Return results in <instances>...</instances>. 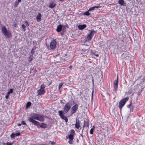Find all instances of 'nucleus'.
Instances as JSON below:
<instances>
[{
  "instance_id": "obj_1",
  "label": "nucleus",
  "mask_w": 145,
  "mask_h": 145,
  "mask_svg": "<svg viewBox=\"0 0 145 145\" xmlns=\"http://www.w3.org/2000/svg\"><path fill=\"white\" fill-rule=\"evenodd\" d=\"M35 120L41 122H43L44 120L43 116L37 113L31 114L30 115V117L28 118V121L33 123L34 125L39 126L40 124V123Z\"/></svg>"
},
{
  "instance_id": "obj_2",
  "label": "nucleus",
  "mask_w": 145,
  "mask_h": 145,
  "mask_svg": "<svg viewBox=\"0 0 145 145\" xmlns=\"http://www.w3.org/2000/svg\"><path fill=\"white\" fill-rule=\"evenodd\" d=\"M71 106V103L70 102H67L64 107L63 112L62 110H60L59 112V115L61 118L65 120L66 122H68V119L67 117L64 115L63 113L65 114L68 112L70 109Z\"/></svg>"
},
{
  "instance_id": "obj_3",
  "label": "nucleus",
  "mask_w": 145,
  "mask_h": 145,
  "mask_svg": "<svg viewBox=\"0 0 145 145\" xmlns=\"http://www.w3.org/2000/svg\"><path fill=\"white\" fill-rule=\"evenodd\" d=\"M74 131L73 129H72L71 130L70 134L66 136V138H68L69 139L68 141V142L70 144H73V139H74Z\"/></svg>"
},
{
  "instance_id": "obj_4",
  "label": "nucleus",
  "mask_w": 145,
  "mask_h": 145,
  "mask_svg": "<svg viewBox=\"0 0 145 145\" xmlns=\"http://www.w3.org/2000/svg\"><path fill=\"white\" fill-rule=\"evenodd\" d=\"M90 32L85 38L86 40L88 42H89L92 39L94 35V34L96 33V31L95 30H90Z\"/></svg>"
},
{
  "instance_id": "obj_5",
  "label": "nucleus",
  "mask_w": 145,
  "mask_h": 145,
  "mask_svg": "<svg viewBox=\"0 0 145 145\" xmlns=\"http://www.w3.org/2000/svg\"><path fill=\"white\" fill-rule=\"evenodd\" d=\"M129 98L128 97H125L121 99L119 102V107L121 109L126 102L128 101Z\"/></svg>"
},
{
  "instance_id": "obj_6",
  "label": "nucleus",
  "mask_w": 145,
  "mask_h": 145,
  "mask_svg": "<svg viewBox=\"0 0 145 145\" xmlns=\"http://www.w3.org/2000/svg\"><path fill=\"white\" fill-rule=\"evenodd\" d=\"M2 32L7 38L8 39L10 37L11 34L8 32L5 26L2 27Z\"/></svg>"
},
{
  "instance_id": "obj_7",
  "label": "nucleus",
  "mask_w": 145,
  "mask_h": 145,
  "mask_svg": "<svg viewBox=\"0 0 145 145\" xmlns=\"http://www.w3.org/2000/svg\"><path fill=\"white\" fill-rule=\"evenodd\" d=\"M56 44L57 42L56 39H52V40L50 44V46L51 49H54L56 48Z\"/></svg>"
},
{
  "instance_id": "obj_8",
  "label": "nucleus",
  "mask_w": 145,
  "mask_h": 145,
  "mask_svg": "<svg viewBox=\"0 0 145 145\" xmlns=\"http://www.w3.org/2000/svg\"><path fill=\"white\" fill-rule=\"evenodd\" d=\"M78 105L76 104L72 107L71 110V114L72 115L76 112L78 109Z\"/></svg>"
},
{
  "instance_id": "obj_9",
  "label": "nucleus",
  "mask_w": 145,
  "mask_h": 145,
  "mask_svg": "<svg viewBox=\"0 0 145 145\" xmlns=\"http://www.w3.org/2000/svg\"><path fill=\"white\" fill-rule=\"evenodd\" d=\"M89 121L88 120H84V125L83 126V128L82 130V133L85 127H89Z\"/></svg>"
},
{
  "instance_id": "obj_10",
  "label": "nucleus",
  "mask_w": 145,
  "mask_h": 145,
  "mask_svg": "<svg viewBox=\"0 0 145 145\" xmlns=\"http://www.w3.org/2000/svg\"><path fill=\"white\" fill-rule=\"evenodd\" d=\"M80 121L79 120H78L77 119H76V123L75 124V127L77 129H79L80 130L81 129V127L79 129L80 127Z\"/></svg>"
},
{
  "instance_id": "obj_11",
  "label": "nucleus",
  "mask_w": 145,
  "mask_h": 145,
  "mask_svg": "<svg viewBox=\"0 0 145 145\" xmlns=\"http://www.w3.org/2000/svg\"><path fill=\"white\" fill-rule=\"evenodd\" d=\"M113 85L114 90L116 92H117L118 86V82L114 81L113 82Z\"/></svg>"
},
{
  "instance_id": "obj_12",
  "label": "nucleus",
  "mask_w": 145,
  "mask_h": 145,
  "mask_svg": "<svg viewBox=\"0 0 145 145\" xmlns=\"http://www.w3.org/2000/svg\"><path fill=\"white\" fill-rule=\"evenodd\" d=\"M45 92L44 90H42L41 89L38 90L37 93L38 95H41L44 94Z\"/></svg>"
},
{
  "instance_id": "obj_13",
  "label": "nucleus",
  "mask_w": 145,
  "mask_h": 145,
  "mask_svg": "<svg viewBox=\"0 0 145 145\" xmlns=\"http://www.w3.org/2000/svg\"><path fill=\"white\" fill-rule=\"evenodd\" d=\"M42 15L40 13H38L36 17V19L38 22H40L41 19Z\"/></svg>"
},
{
  "instance_id": "obj_14",
  "label": "nucleus",
  "mask_w": 145,
  "mask_h": 145,
  "mask_svg": "<svg viewBox=\"0 0 145 145\" xmlns=\"http://www.w3.org/2000/svg\"><path fill=\"white\" fill-rule=\"evenodd\" d=\"M63 25L60 24L58 25L57 27V29H56V31L58 32H59L61 31L62 28V26Z\"/></svg>"
},
{
  "instance_id": "obj_15",
  "label": "nucleus",
  "mask_w": 145,
  "mask_h": 145,
  "mask_svg": "<svg viewBox=\"0 0 145 145\" xmlns=\"http://www.w3.org/2000/svg\"><path fill=\"white\" fill-rule=\"evenodd\" d=\"M86 24L79 25L78 26V29L80 30H82L86 27Z\"/></svg>"
},
{
  "instance_id": "obj_16",
  "label": "nucleus",
  "mask_w": 145,
  "mask_h": 145,
  "mask_svg": "<svg viewBox=\"0 0 145 145\" xmlns=\"http://www.w3.org/2000/svg\"><path fill=\"white\" fill-rule=\"evenodd\" d=\"M47 125L45 123H42L40 125V127L42 128L45 129L47 127Z\"/></svg>"
},
{
  "instance_id": "obj_17",
  "label": "nucleus",
  "mask_w": 145,
  "mask_h": 145,
  "mask_svg": "<svg viewBox=\"0 0 145 145\" xmlns=\"http://www.w3.org/2000/svg\"><path fill=\"white\" fill-rule=\"evenodd\" d=\"M56 5V4L54 2H51L50 4L49 7L50 8H53Z\"/></svg>"
},
{
  "instance_id": "obj_18",
  "label": "nucleus",
  "mask_w": 145,
  "mask_h": 145,
  "mask_svg": "<svg viewBox=\"0 0 145 145\" xmlns=\"http://www.w3.org/2000/svg\"><path fill=\"white\" fill-rule=\"evenodd\" d=\"M118 3L121 6H123L125 4L126 6V3H125L124 0H118Z\"/></svg>"
},
{
  "instance_id": "obj_19",
  "label": "nucleus",
  "mask_w": 145,
  "mask_h": 145,
  "mask_svg": "<svg viewBox=\"0 0 145 145\" xmlns=\"http://www.w3.org/2000/svg\"><path fill=\"white\" fill-rule=\"evenodd\" d=\"M127 107L130 109V110L131 109L133 110V107L132 106V102L131 101L130 103V104L127 105Z\"/></svg>"
},
{
  "instance_id": "obj_20",
  "label": "nucleus",
  "mask_w": 145,
  "mask_h": 145,
  "mask_svg": "<svg viewBox=\"0 0 145 145\" xmlns=\"http://www.w3.org/2000/svg\"><path fill=\"white\" fill-rule=\"evenodd\" d=\"M82 54H86L87 55L89 52V51L88 50H82Z\"/></svg>"
},
{
  "instance_id": "obj_21",
  "label": "nucleus",
  "mask_w": 145,
  "mask_h": 145,
  "mask_svg": "<svg viewBox=\"0 0 145 145\" xmlns=\"http://www.w3.org/2000/svg\"><path fill=\"white\" fill-rule=\"evenodd\" d=\"M33 59V55H31L29 56L28 59V60L29 62H30Z\"/></svg>"
},
{
  "instance_id": "obj_22",
  "label": "nucleus",
  "mask_w": 145,
  "mask_h": 145,
  "mask_svg": "<svg viewBox=\"0 0 145 145\" xmlns=\"http://www.w3.org/2000/svg\"><path fill=\"white\" fill-rule=\"evenodd\" d=\"M21 2H19L18 0V1H16L15 2L14 4V8L16 7L18 5H19V3Z\"/></svg>"
},
{
  "instance_id": "obj_23",
  "label": "nucleus",
  "mask_w": 145,
  "mask_h": 145,
  "mask_svg": "<svg viewBox=\"0 0 145 145\" xmlns=\"http://www.w3.org/2000/svg\"><path fill=\"white\" fill-rule=\"evenodd\" d=\"M31 103L30 102H28L27 103L26 105V107L27 108H29L31 105Z\"/></svg>"
},
{
  "instance_id": "obj_24",
  "label": "nucleus",
  "mask_w": 145,
  "mask_h": 145,
  "mask_svg": "<svg viewBox=\"0 0 145 145\" xmlns=\"http://www.w3.org/2000/svg\"><path fill=\"white\" fill-rule=\"evenodd\" d=\"M94 126L92 128H91L90 130L89 133H90V134H93V131H94Z\"/></svg>"
},
{
  "instance_id": "obj_25",
  "label": "nucleus",
  "mask_w": 145,
  "mask_h": 145,
  "mask_svg": "<svg viewBox=\"0 0 145 145\" xmlns=\"http://www.w3.org/2000/svg\"><path fill=\"white\" fill-rule=\"evenodd\" d=\"M89 10H88V11H87L86 12H84V15H86V16H89L90 15V13L89 12Z\"/></svg>"
},
{
  "instance_id": "obj_26",
  "label": "nucleus",
  "mask_w": 145,
  "mask_h": 145,
  "mask_svg": "<svg viewBox=\"0 0 145 145\" xmlns=\"http://www.w3.org/2000/svg\"><path fill=\"white\" fill-rule=\"evenodd\" d=\"M14 133H12L10 135V137L11 138H14L15 137Z\"/></svg>"
},
{
  "instance_id": "obj_27",
  "label": "nucleus",
  "mask_w": 145,
  "mask_h": 145,
  "mask_svg": "<svg viewBox=\"0 0 145 145\" xmlns=\"http://www.w3.org/2000/svg\"><path fill=\"white\" fill-rule=\"evenodd\" d=\"M45 88V86L44 85H43V84H42L40 87V89H41L42 90H44V88Z\"/></svg>"
},
{
  "instance_id": "obj_28",
  "label": "nucleus",
  "mask_w": 145,
  "mask_h": 145,
  "mask_svg": "<svg viewBox=\"0 0 145 145\" xmlns=\"http://www.w3.org/2000/svg\"><path fill=\"white\" fill-rule=\"evenodd\" d=\"M22 27L23 28V29H24V31H25V30H26V26L24 24H22Z\"/></svg>"
},
{
  "instance_id": "obj_29",
  "label": "nucleus",
  "mask_w": 145,
  "mask_h": 145,
  "mask_svg": "<svg viewBox=\"0 0 145 145\" xmlns=\"http://www.w3.org/2000/svg\"><path fill=\"white\" fill-rule=\"evenodd\" d=\"M63 85V84L62 82L59 84L58 86V89L59 90H60V89L61 87Z\"/></svg>"
},
{
  "instance_id": "obj_30",
  "label": "nucleus",
  "mask_w": 145,
  "mask_h": 145,
  "mask_svg": "<svg viewBox=\"0 0 145 145\" xmlns=\"http://www.w3.org/2000/svg\"><path fill=\"white\" fill-rule=\"evenodd\" d=\"M13 144L12 142H8L6 143V145H12Z\"/></svg>"
},
{
  "instance_id": "obj_31",
  "label": "nucleus",
  "mask_w": 145,
  "mask_h": 145,
  "mask_svg": "<svg viewBox=\"0 0 145 145\" xmlns=\"http://www.w3.org/2000/svg\"><path fill=\"white\" fill-rule=\"evenodd\" d=\"M33 49H34L33 48L31 50V55H33V54L34 53V51L33 50Z\"/></svg>"
},
{
  "instance_id": "obj_32",
  "label": "nucleus",
  "mask_w": 145,
  "mask_h": 145,
  "mask_svg": "<svg viewBox=\"0 0 145 145\" xmlns=\"http://www.w3.org/2000/svg\"><path fill=\"white\" fill-rule=\"evenodd\" d=\"M21 124L22 125H25L26 126H27V124L25 123V121H22L21 122Z\"/></svg>"
},
{
  "instance_id": "obj_33",
  "label": "nucleus",
  "mask_w": 145,
  "mask_h": 145,
  "mask_svg": "<svg viewBox=\"0 0 145 145\" xmlns=\"http://www.w3.org/2000/svg\"><path fill=\"white\" fill-rule=\"evenodd\" d=\"M15 136H18L20 135V132H18V133H14Z\"/></svg>"
},
{
  "instance_id": "obj_34",
  "label": "nucleus",
  "mask_w": 145,
  "mask_h": 145,
  "mask_svg": "<svg viewBox=\"0 0 145 145\" xmlns=\"http://www.w3.org/2000/svg\"><path fill=\"white\" fill-rule=\"evenodd\" d=\"M94 7H92L90 8H89V11H90L91 10H93L94 9Z\"/></svg>"
},
{
  "instance_id": "obj_35",
  "label": "nucleus",
  "mask_w": 145,
  "mask_h": 145,
  "mask_svg": "<svg viewBox=\"0 0 145 145\" xmlns=\"http://www.w3.org/2000/svg\"><path fill=\"white\" fill-rule=\"evenodd\" d=\"M94 8H101V6H94Z\"/></svg>"
},
{
  "instance_id": "obj_36",
  "label": "nucleus",
  "mask_w": 145,
  "mask_h": 145,
  "mask_svg": "<svg viewBox=\"0 0 145 145\" xmlns=\"http://www.w3.org/2000/svg\"><path fill=\"white\" fill-rule=\"evenodd\" d=\"M25 22L26 24V25L27 26V27L29 26V23L27 21H25Z\"/></svg>"
},
{
  "instance_id": "obj_37",
  "label": "nucleus",
  "mask_w": 145,
  "mask_h": 145,
  "mask_svg": "<svg viewBox=\"0 0 145 145\" xmlns=\"http://www.w3.org/2000/svg\"><path fill=\"white\" fill-rule=\"evenodd\" d=\"M10 93H12L13 92V89H10L9 91Z\"/></svg>"
},
{
  "instance_id": "obj_38",
  "label": "nucleus",
  "mask_w": 145,
  "mask_h": 145,
  "mask_svg": "<svg viewBox=\"0 0 145 145\" xmlns=\"http://www.w3.org/2000/svg\"><path fill=\"white\" fill-rule=\"evenodd\" d=\"M9 95H6L5 96V97L6 99H8V98Z\"/></svg>"
},
{
  "instance_id": "obj_39",
  "label": "nucleus",
  "mask_w": 145,
  "mask_h": 145,
  "mask_svg": "<svg viewBox=\"0 0 145 145\" xmlns=\"http://www.w3.org/2000/svg\"><path fill=\"white\" fill-rule=\"evenodd\" d=\"M50 142H51V144L52 145H54L55 144V142L54 141H50Z\"/></svg>"
},
{
  "instance_id": "obj_40",
  "label": "nucleus",
  "mask_w": 145,
  "mask_h": 145,
  "mask_svg": "<svg viewBox=\"0 0 145 145\" xmlns=\"http://www.w3.org/2000/svg\"><path fill=\"white\" fill-rule=\"evenodd\" d=\"M118 74H117V77L116 79L114 81H116L117 82H118Z\"/></svg>"
},
{
  "instance_id": "obj_41",
  "label": "nucleus",
  "mask_w": 145,
  "mask_h": 145,
  "mask_svg": "<svg viewBox=\"0 0 145 145\" xmlns=\"http://www.w3.org/2000/svg\"><path fill=\"white\" fill-rule=\"evenodd\" d=\"M14 25L15 27H16L17 26V24H14Z\"/></svg>"
},
{
  "instance_id": "obj_42",
  "label": "nucleus",
  "mask_w": 145,
  "mask_h": 145,
  "mask_svg": "<svg viewBox=\"0 0 145 145\" xmlns=\"http://www.w3.org/2000/svg\"><path fill=\"white\" fill-rule=\"evenodd\" d=\"M21 125H22L21 123V124H20V123H18V126H21Z\"/></svg>"
},
{
  "instance_id": "obj_43",
  "label": "nucleus",
  "mask_w": 145,
  "mask_h": 145,
  "mask_svg": "<svg viewBox=\"0 0 145 145\" xmlns=\"http://www.w3.org/2000/svg\"><path fill=\"white\" fill-rule=\"evenodd\" d=\"M72 65H70V66H69V68H70V69H71V68H72Z\"/></svg>"
},
{
  "instance_id": "obj_44",
  "label": "nucleus",
  "mask_w": 145,
  "mask_h": 145,
  "mask_svg": "<svg viewBox=\"0 0 145 145\" xmlns=\"http://www.w3.org/2000/svg\"><path fill=\"white\" fill-rule=\"evenodd\" d=\"M10 93L9 92V91H8L7 92V95H9L10 94Z\"/></svg>"
},
{
  "instance_id": "obj_45",
  "label": "nucleus",
  "mask_w": 145,
  "mask_h": 145,
  "mask_svg": "<svg viewBox=\"0 0 145 145\" xmlns=\"http://www.w3.org/2000/svg\"><path fill=\"white\" fill-rule=\"evenodd\" d=\"M59 1H61L63 2V1H64V0H59Z\"/></svg>"
},
{
  "instance_id": "obj_46",
  "label": "nucleus",
  "mask_w": 145,
  "mask_h": 145,
  "mask_svg": "<svg viewBox=\"0 0 145 145\" xmlns=\"http://www.w3.org/2000/svg\"><path fill=\"white\" fill-rule=\"evenodd\" d=\"M95 56L97 57H98L99 56V55L98 54H97L95 55Z\"/></svg>"
},
{
  "instance_id": "obj_47",
  "label": "nucleus",
  "mask_w": 145,
  "mask_h": 145,
  "mask_svg": "<svg viewBox=\"0 0 145 145\" xmlns=\"http://www.w3.org/2000/svg\"><path fill=\"white\" fill-rule=\"evenodd\" d=\"M19 2H21V0H18Z\"/></svg>"
}]
</instances>
